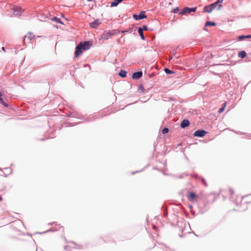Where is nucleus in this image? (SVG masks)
I'll list each match as a JSON object with an SVG mask.
<instances>
[{"instance_id":"f257e3e1","label":"nucleus","mask_w":251,"mask_h":251,"mask_svg":"<svg viewBox=\"0 0 251 251\" xmlns=\"http://www.w3.org/2000/svg\"><path fill=\"white\" fill-rule=\"evenodd\" d=\"M223 0H217L216 2L213 3L211 4H210L209 5L211 7V9H212V10H213L214 9H215L216 8L217 5L219 4L218 9H220L222 7L221 3L223 2Z\"/></svg>"},{"instance_id":"f03ea898","label":"nucleus","mask_w":251,"mask_h":251,"mask_svg":"<svg viewBox=\"0 0 251 251\" xmlns=\"http://www.w3.org/2000/svg\"><path fill=\"white\" fill-rule=\"evenodd\" d=\"M197 8H188L186 7L183 9V10L180 12V14L181 15H184L186 13H190L192 12H195Z\"/></svg>"},{"instance_id":"7ed1b4c3","label":"nucleus","mask_w":251,"mask_h":251,"mask_svg":"<svg viewBox=\"0 0 251 251\" xmlns=\"http://www.w3.org/2000/svg\"><path fill=\"white\" fill-rule=\"evenodd\" d=\"M198 196L193 192H191L187 196L189 201L194 202L197 201Z\"/></svg>"},{"instance_id":"20e7f679","label":"nucleus","mask_w":251,"mask_h":251,"mask_svg":"<svg viewBox=\"0 0 251 251\" xmlns=\"http://www.w3.org/2000/svg\"><path fill=\"white\" fill-rule=\"evenodd\" d=\"M206 133V132L204 130H198L194 132V135L198 137H203Z\"/></svg>"},{"instance_id":"39448f33","label":"nucleus","mask_w":251,"mask_h":251,"mask_svg":"<svg viewBox=\"0 0 251 251\" xmlns=\"http://www.w3.org/2000/svg\"><path fill=\"white\" fill-rule=\"evenodd\" d=\"M145 12H141L139 15H134L133 16L134 19L139 20L146 18V15L144 14Z\"/></svg>"},{"instance_id":"423d86ee","label":"nucleus","mask_w":251,"mask_h":251,"mask_svg":"<svg viewBox=\"0 0 251 251\" xmlns=\"http://www.w3.org/2000/svg\"><path fill=\"white\" fill-rule=\"evenodd\" d=\"M142 75L143 73L141 71L136 72L132 74V78L134 79H138L142 77Z\"/></svg>"},{"instance_id":"0eeeda50","label":"nucleus","mask_w":251,"mask_h":251,"mask_svg":"<svg viewBox=\"0 0 251 251\" xmlns=\"http://www.w3.org/2000/svg\"><path fill=\"white\" fill-rule=\"evenodd\" d=\"M101 22L98 19L95 20L94 22L90 23V26L92 28H96L100 24Z\"/></svg>"},{"instance_id":"6e6552de","label":"nucleus","mask_w":251,"mask_h":251,"mask_svg":"<svg viewBox=\"0 0 251 251\" xmlns=\"http://www.w3.org/2000/svg\"><path fill=\"white\" fill-rule=\"evenodd\" d=\"M78 45H81L82 46L80 47L81 49L84 50L89 49L90 48V44L89 42H85L83 43H80Z\"/></svg>"},{"instance_id":"1a4fd4ad","label":"nucleus","mask_w":251,"mask_h":251,"mask_svg":"<svg viewBox=\"0 0 251 251\" xmlns=\"http://www.w3.org/2000/svg\"><path fill=\"white\" fill-rule=\"evenodd\" d=\"M82 46L81 45H78L76 48V50L75 52V57L78 56L79 55H80L82 53L81 49L80 48V47Z\"/></svg>"},{"instance_id":"9d476101","label":"nucleus","mask_w":251,"mask_h":251,"mask_svg":"<svg viewBox=\"0 0 251 251\" xmlns=\"http://www.w3.org/2000/svg\"><path fill=\"white\" fill-rule=\"evenodd\" d=\"M13 14L16 16H20L22 14V10L20 8L16 7L13 9Z\"/></svg>"},{"instance_id":"9b49d317","label":"nucleus","mask_w":251,"mask_h":251,"mask_svg":"<svg viewBox=\"0 0 251 251\" xmlns=\"http://www.w3.org/2000/svg\"><path fill=\"white\" fill-rule=\"evenodd\" d=\"M190 124L189 121L188 120H183L180 124L181 128H185L188 126Z\"/></svg>"},{"instance_id":"f8f14e48","label":"nucleus","mask_w":251,"mask_h":251,"mask_svg":"<svg viewBox=\"0 0 251 251\" xmlns=\"http://www.w3.org/2000/svg\"><path fill=\"white\" fill-rule=\"evenodd\" d=\"M238 57L241 58H245L247 55V53L244 50L240 51L238 54Z\"/></svg>"},{"instance_id":"ddd939ff","label":"nucleus","mask_w":251,"mask_h":251,"mask_svg":"<svg viewBox=\"0 0 251 251\" xmlns=\"http://www.w3.org/2000/svg\"><path fill=\"white\" fill-rule=\"evenodd\" d=\"M212 9H211V7L210 6L207 5L204 7V11L208 13H211L212 11Z\"/></svg>"},{"instance_id":"4468645a","label":"nucleus","mask_w":251,"mask_h":251,"mask_svg":"<svg viewBox=\"0 0 251 251\" xmlns=\"http://www.w3.org/2000/svg\"><path fill=\"white\" fill-rule=\"evenodd\" d=\"M126 72L125 70H122L119 73V75L122 77H126Z\"/></svg>"},{"instance_id":"2eb2a0df","label":"nucleus","mask_w":251,"mask_h":251,"mask_svg":"<svg viewBox=\"0 0 251 251\" xmlns=\"http://www.w3.org/2000/svg\"><path fill=\"white\" fill-rule=\"evenodd\" d=\"M251 38V35H241V36H239L238 37V39L239 40H243V39H246V38Z\"/></svg>"},{"instance_id":"dca6fc26","label":"nucleus","mask_w":251,"mask_h":251,"mask_svg":"<svg viewBox=\"0 0 251 251\" xmlns=\"http://www.w3.org/2000/svg\"><path fill=\"white\" fill-rule=\"evenodd\" d=\"M35 36L31 33H28L25 36V39H28L30 40L33 39Z\"/></svg>"},{"instance_id":"f3484780","label":"nucleus","mask_w":251,"mask_h":251,"mask_svg":"<svg viewBox=\"0 0 251 251\" xmlns=\"http://www.w3.org/2000/svg\"><path fill=\"white\" fill-rule=\"evenodd\" d=\"M138 33H139L140 36H141V39L142 40H144L145 39V37L144 36L143 32V29H142V28L140 27L138 29Z\"/></svg>"},{"instance_id":"a211bd4d","label":"nucleus","mask_w":251,"mask_h":251,"mask_svg":"<svg viewBox=\"0 0 251 251\" xmlns=\"http://www.w3.org/2000/svg\"><path fill=\"white\" fill-rule=\"evenodd\" d=\"M120 3L119 0H115L114 1L112 2L111 3V7H115L118 5V4Z\"/></svg>"},{"instance_id":"6ab92c4d","label":"nucleus","mask_w":251,"mask_h":251,"mask_svg":"<svg viewBox=\"0 0 251 251\" xmlns=\"http://www.w3.org/2000/svg\"><path fill=\"white\" fill-rule=\"evenodd\" d=\"M226 105V101L223 105V107L220 108V109L218 111V112L219 113H221L223 112L225 110V108Z\"/></svg>"},{"instance_id":"aec40b11","label":"nucleus","mask_w":251,"mask_h":251,"mask_svg":"<svg viewBox=\"0 0 251 251\" xmlns=\"http://www.w3.org/2000/svg\"><path fill=\"white\" fill-rule=\"evenodd\" d=\"M216 25V23L213 22H207L205 24V26H215Z\"/></svg>"},{"instance_id":"412c9836","label":"nucleus","mask_w":251,"mask_h":251,"mask_svg":"<svg viewBox=\"0 0 251 251\" xmlns=\"http://www.w3.org/2000/svg\"><path fill=\"white\" fill-rule=\"evenodd\" d=\"M164 71L167 74H173L174 73V72H173L172 71L170 70L169 69H167V68H165L164 69Z\"/></svg>"},{"instance_id":"4be33fe9","label":"nucleus","mask_w":251,"mask_h":251,"mask_svg":"<svg viewBox=\"0 0 251 251\" xmlns=\"http://www.w3.org/2000/svg\"><path fill=\"white\" fill-rule=\"evenodd\" d=\"M169 131V129L168 128H164L163 130H162V133L163 134H166L167 133H168Z\"/></svg>"},{"instance_id":"5701e85b","label":"nucleus","mask_w":251,"mask_h":251,"mask_svg":"<svg viewBox=\"0 0 251 251\" xmlns=\"http://www.w3.org/2000/svg\"><path fill=\"white\" fill-rule=\"evenodd\" d=\"M53 20L55 21H56V22H58V23H60L61 24H62V23L60 21V19H59V18H57L56 17H54Z\"/></svg>"},{"instance_id":"b1692460","label":"nucleus","mask_w":251,"mask_h":251,"mask_svg":"<svg viewBox=\"0 0 251 251\" xmlns=\"http://www.w3.org/2000/svg\"><path fill=\"white\" fill-rule=\"evenodd\" d=\"M109 37L110 36L108 35H106V33L103 35V38L104 39L107 40Z\"/></svg>"},{"instance_id":"393cba45","label":"nucleus","mask_w":251,"mask_h":251,"mask_svg":"<svg viewBox=\"0 0 251 251\" xmlns=\"http://www.w3.org/2000/svg\"><path fill=\"white\" fill-rule=\"evenodd\" d=\"M116 34V32L115 31H112L111 32H107L106 33V35H108L109 36H111L112 35H113Z\"/></svg>"},{"instance_id":"a878e982","label":"nucleus","mask_w":251,"mask_h":251,"mask_svg":"<svg viewBox=\"0 0 251 251\" xmlns=\"http://www.w3.org/2000/svg\"><path fill=\"white\" fill-rule=\"evenodd\" d=\"M0 103H1V104H2L4 106H7V104H6L2 100V99L1 98H0Z\"/></svg>"},{"instance_id":"bb28decb","label":"nucleus","mask_w":251,"mask_h":251,"mask_svg":"<svg viewBox=\"0 0 251 251\" xmlns=\"http://www.w3.org/2000/svg\"><path fill=\"white\" fill-rule=\"evenodd\" d=\"M229 193H230L231 196H232V195H233L234 194V191L232 189H230L229 190Z\"/></svg>"},{"instance_id":"cd10ccee","label":"nucleus","mask_w":251,"mask_h":251,"mask_svg":"<svg viewBox=\"0 0 251 251\" xmlns=\"http://www.w3.org/2000/svg\"><path fill=\"white\" fill-rule=\"evenodd\" d=\"M142 29H143V30H147L148 29H147V27L145 25H144L143 26V28H142Z\"/></svg>"},{"instance_id":"c85d7f7f","label":"nucleus","mask_w":251,"mask_h":251,"mask_svg":"<svg viewBox=\"0 0 251 251\" xmlns=\"http://www.w3.org/2000/svg\"><path fill=\"white\" fill-rule=\"evenodd\" d=\"M202 181L203 182V183L204 184V185H205V186H207V183H206V182L205 180L204 179H202Z\"/></svg>"},{"instance_id":"c756f323","label":"nucleus","mask_w":251,"mask_h":251,"mask_svg":"<svg viewBox=\"0 0 251 251\" xmlns=\"http://www.w3.org/2000/svg\"><path fill=\"white\" fill-rule=\"evenodd\" d=\"M177 10H178V9L177 8L176 10H174V12L175 13L176 12V11H177Z\"/></svg>"},{"instance_id":"7c9ffc66","label":"nucleus","mask_w":251,"mask_h":251,"mask_svg":"<svg viewBox=\"0 0 251 251\" xmlns=\"http://www.w3.org/2000/svg\"><path fill=\"white\" fill-rule=\"evenodd\" d=\"M153 228L154 229H156V227H155V226H153Z\"/></svg>"},{"instance_id":"2f4dec72","label":"nucleus","mask_w":251,"mask_h":251,"mask_svg":"<svg viewBox=\"0 0 251 251\" xmlns=\"http://www.w3.org/2000/svg\"><path fill=\"white\" fill-rule=\"evenodd\" d=\"M2 198L0 196V201H2Z\"/></svg>"},{"instance_id":"473e14b6","label":"nucleus","mask_w":251,"mask_h":251,"mask_svg":"<svg viewBox=\"0 0 251 251\" xmlns=\"http://www.w3.org/2000/svg\"><path fill=\"white\" fill-rule=\"evenodd\" d=\"M2 49L4 51H5L4 47H2Z\"/></svg>"},{"instance_id":"72a5a7b5","label":"nucleus","mask_w":251,"mask_h":251,"mask_svg":"<svg viewBox=\"0 0 251 251\" xmlns=\"http://www.w3.org/2000/svg\"><path fill=\"white\" fill-rule=\"evenodd\" d=\"M126 31H122L123 33H126Z\"/></svg>"},{"instance_id":"f704fd0d","label":"nucleus","mask_w":251,"mask_h":251,"mask_svg":"<svg viewBox=\"0 0 251 251\" xmlns=\"http://www.w3.org/2000/svg\"><path fill=\"white\" fill-rule=\"evenodd\" d=\"M1 96V93L0 92V97Z\"/></svg>"}]
</instances>
